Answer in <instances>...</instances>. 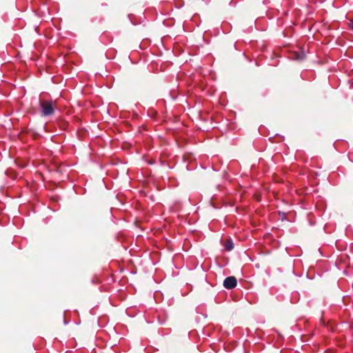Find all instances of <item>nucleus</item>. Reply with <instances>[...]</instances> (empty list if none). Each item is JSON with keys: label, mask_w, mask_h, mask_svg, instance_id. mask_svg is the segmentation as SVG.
I'll return each instance as SVG.
<instances>
[{"label": "nucleus", "mask_w": 353, "mask_h": 353, "mask_svg": "<svg viewBox=\"0 0 353 353\" xmlns=\"http://www.w3.org/2000/svg\"><path fill=\"white\" fill-rule=\"evenodd\" d=\"M236 279L233 276L226 277L223 281V286L228 290L233 289L236 286Z\"/></svg>", "instance_id": "2"}, {"label": "nucleus", "mask_w": 353, "mask_h": 353, "mask_svg": "<svg viewBox=\"0 0 353 353\" xmlns=\"http://www.w3.org/2000/svg\"><path fill=\"white\" fill-rule=\"evenodd\" d=\"M291 59L297 61H303L305 59V54L303 52H294L291 54Z\"/></svg>", "instance_id": "3"}, {"label": "nucleus", "mask_w": 353, "mask_h": 353, "mask_svg": "<svg viewBox=\"0 0 353 353\" xmlns=\"http://www.w3.org/2000/svg\"><path fill=\"white\" fill-rule=\"evenodd\" d=\"M225 243H232V241L230 239H227Z\"/></svg>", "instance_id": "6"}, {"label": "nucleus", "mask_w": 353, "mask_h": 353, "mask_svg": "<svg viewBox=\"0 0 353 353\" xmlns=\"http://www.w3.org/2000/svg\"><path fill=\"white\" fill-rule=\"evenodd\" d=\"M234 249V244H225L223 251H231Z\"/></svg>", "instance_id": "4"}, {"label": "nucleus", "mask_w": 353, "mask_h": 353, "mask_svg": "<svg viewBox=\"0 0 353 353\" xmlns=\"http://www.w3.org/2000/svg\"><path fill=\"white\" fill-rule=\"evenodd\" d=\"M338 249H339V250H343V248H342V247H339H339H338Z\"/></svg>", "instance_id": "7"}, {"label": "nucleus", "mask_w": 353, "mask_h": 353, "mask_svg": "<svg viewBox=\"0 0 353 353\" xmlns=\"http://www.w3.org/2000/svg\"><path fill=\"white\" fill-rule=\"evenodd\" d=\"M41 112L43 116H50L54 113V107L50 101H40Z\"/></svg>", "instance_id": "1"}, {"label": "nucleus", "mask_w": 353, "mask_h": 353, "mask_svg": "<svg viewBox=\"0 0 353 353\" xmlns=\"http://www.w3.org/2000/svg\"><path fill=\"white\" fill-rule=\"evenodd\" d=\"M348 27L353 30V19H350L347 23Z\"/></svg>", "instance_id": "5"}]
</instances>
